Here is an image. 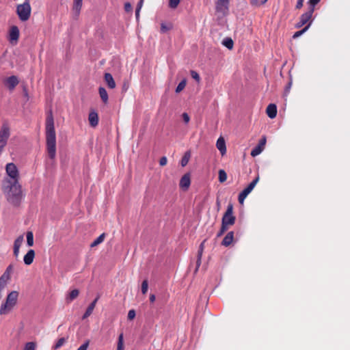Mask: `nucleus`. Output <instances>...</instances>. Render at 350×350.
Segmentation results:
<instances>
[{
    "label": "nucleus",
    "instance_id": "nucleus-1",
    "mask_svg": "<svg viewBox=\"0 0 350 350\" xmlns=\"http://www.w3.org/2000/svg\"><path fill=\"white\" fill-rule=\"evenodd\" d=\"M46 142L48 155L50 159H54L56 155V135L51 111L46 118Z\"/></svg>",
    "mask_w": 350,
    "mask_h": 350
},
{
    "label": "nucleus",
    "instance_id": "nucleus-2",
    "mask_svg": "<svg viewBox=\"0 0 350 350\" xmlns=\"http://www.w3.org/2000/svg\"><path fill=\"white\" fill-rule=\"evenodd\" d=\"M2 187L8 200L14 206L18 205L22 199L21 186L18 181H3Z\"/></svg>",
    "mask_w": 350,
    "mask_h": 350
},
{
    "label": "nucleus",
    "instance_id": "nucleus-3",
    "mask_svg": "<svg viewBox=\"0 0 350 350\" xmlns=\"http://www.w3.org/2000/svg\"><path fill=\"white\" fill-rule=\"evenodd\" d=\"M18 297V293L16 291H13L8 295L5 301L0 307L1 315L7 314L11 312L17 304Z\"/></svg>",
    "mask_w": 350,
    "mask_h": 350
},
{
    "label": "nucleus",
    "instance_id": "nucleus-4",
    "mask_svg": "<svg viewBox=\"0 0 350 350\" xmlns=\"http://www.w3.org/2000/svg\"><path fill=\"white\" fill-rule=\"evenodd\" d=\"M31 6L29 0H25L23 4H20L16 8V12L21 21H27L31 15Z\"/></svg>",
    "mask_w": 350,
    "mask_h": 350
},
{
    "label": "nucleus",
    "instance_id": "nucleus-5",
    "mask_svg": "<svg viewBox=\"0 0 350 350\" xmlns=\"http://www.w3.org/2000/svg\"><path fill=\"white\" fill-rule=\"evenodd\" d=\"M10 136V129L8 124H3L0 129V154L6 146Z\"/></svg>",
    "mask_w": 350,
    "mask_h": 350
},
{
    "label": "nucleus",
    "instance_id": "nucleus-6",
    "mask_svg": "<svg viewBox=\"0 0 350 350\" xmlns=\"http://www.w3.org/2000/svg\"><path fill=\"white\" fill-rule=\"evenodd\" d=\"M5 170L9 177L5 179L3 181H18L19 174L15 164L13 163H8L6 165Z\"/></svg>",
    "mask_w": 350,
    "mask_h": 350
},
{
    "label": "nucleus",
    "instance_id": "nucleus-7",
    "mask_svg": "<svg viewBox=\"0 0 350 350\" xmlns=\"http://www.w3.org/2000/svg\"><path fill=\"white\" fill-rule=\"evenodd\" d=\"M236 217L233 215V205L228 204L227 209L222 217L221 223L226 226H232L235 223Z\"/></svg>",
    "mask_w": 350,
    "mask_h": 350
},
{
    "label": "nucleus",
    "instance_id": "nucleus-8",
    "mask_svg": "<svg viewBox=\"0 0 350 350\" xmlns=\"http://www.w3.org/2000/svg\"><path fill=\"white\" fill-rule=\"evenodd\" d=\"M312 14H313V12H310L309 10L307 12H306L305 13H304L303 14H301L299 18V21L296 24L295 27L297 28H300L303 25L307 24L308 23L310 22L312 23L311 18H312Z\"/></svg>",
    "mask_w": 350,
    "mask_h": 350
},
{
    "label": "nucleus",
    "instance_id": "nucleus-9",
    "mask_svg": "<svg viewBox=\"0 0 350 350\" xmlns=\"http://www.w3.org/2000/svg\"><path fill=\"white\" fill-rule=\"evenodd\" d=\"M19 29L17 26H12L9 32V41L12 44H16L19 38Z\"/></svg>",
    "mask_w": 350,
    "mask_h": 350
},
{
    "label": "nucleus",
    "instance_id": "nucleus-10",
    "mask_svg": "<svg viewBox=\"0 0 350 350\" xmlns=\"http://www.w3.org/2000/svg\"><path fill=\"white\" fill-rule=\"evenodd\" d=\"M266 143V138L263 137L259 142L258 144L255 146L251 151V155L252 157H256L261 153V152L264 149V146Z\"/></svg>",
    "mask_w": 350,
    "mask_h": 350
},
{
    "label": "nucleus",
    "instance_id": "nucleus-11",
    "mask_svg": "<svg viewBox=\"0 0 350 350\" xmlns=\"http://www.w3.org/2000/svg\"><path fill=\"white\" fill-rule=\"evenodd\" d=\"M99 122L98 115V113L94 110L92 109L89 112V124L93 127L95 128L98 126Z\"/></svg>",
    "mask_w": 350,
    "mask_h": 350
},
{
    "label": "nucleus",
    "instance_id": "nucleus-12",
    "mask_svg": "<svg viewBox=\"0 0 350 350\" xmlns=\"http://www.w3.org/2000/svg\"><path fill=\"white\" fill-rule=\"evenodd\" d=\"M190 184H191L190 175H189V174L187 173L181 177V178L180 180L179 186L183 190H187L189 187Z\"/></svg>",
    "mask_w": 350,
    "mask_h": 350
},
{
    "label": "nucleus",
    "instance_id": "nucleus-13",
    "mask_svg": "<svg viewBox=\"0 0 350 350\" xmlns=\"http://www.w3.org/2000/svg\"><path fill=\"white\" fill-rule=\"evenodd\" d=\"M18 83V79L16 76L9 77L5 81V85H7L10 90H13Z\"/></svg>",
    "mask_w": 350,
    "mask_h": 350
},
{
    "label": "nucleus",
    "instance_id": "nucleus-14",
    "mask_svg": "<svg viewBox=\"0 0 350 350\" xmlns=\"http://www.w3.org/2000/svg\"><path fill=\"white\" fill-rule=\"evenodd\" d=\"M35 258V252L33 250H29L24 256L23 261L27 265H30L33 262Z\"/></svg>",
    "mask_w": 350,
    "mask_h": 350
},
{
    "label": "nucleus",
    "instance_id": "nucleus-15",
    "mask_svg": "<svg viewBox=\"0 0 350 350\" xmlns=\"http://www.w3.org/2000/svg\"><path fill=\"white\" fill-rule=\"evenodd\" d=\"M266 113L270 118H274L277 115V106L275 104H269L266 109Z\"/></svg>",
    "mask_w": 350,
    "mask_h": 350
},
{
    "label": "nucleus",
    "instance_id": "nucleus-16",
    "mask_svg": "<svg viewBox=\"0 0 350 350\" xmlns=\"http://www.w3.org/2000/svg\"><path fill=\"white\" fill-rule=\"evenodd\" d=\"M230 0H217L216 2V10L217 12H223L228 10Z\"/></svg>",
    "mask_w": 350,
    "mask_h": 350
},
{
    "label": "nucleus",
    "instance_id": "nucleus-17",
    "mask_svg": "<svg viewBox=\"0 0 350 350\" xmlns=\"http://www.w3.org/2000/svg\"><path fill=\"white\" fill-rule=\"evenodd\" d=\"M83 0H74L72 7V14L75 18H77L80 13V10L82 6Z\"/></svg>",
    "mask_w": 350,
    "mask_h": 350
},
{
    "label": "nucleus",
    "instance_id": "nucleus-18",
    "mask_svg": "<svg viewBox=\"0 0 350 350\" xmlns=\"http://www.w3.org/2000/svg\"><path fill=\"white\" fill-rule=\"evenodd\" d=\"M217 148L220 151L221 155H224L226 152V146L224 139L220 137L216 143Z\"/></svg>",
    "mask_w": 350,
    "mask_h": 350
},
{
    "label": "nucleus",
    "instance_id": "nucleus-19",
    "mask_svg": "<svg viewBox=\"0 0 350 350\" xmlns=\"http://www.w3.org/2000/svg\"><path fill=\"white\" fill-rule=\"evenodd\" d=\"M104 80L109 88L113 89L116 88V82L111 74L108 72L105 73L104 75Z\"/></svg>",
    "mask_w": 350,
    "mask_h": 350
},
{
    "label": "nucleus",
    "instance_id": "nucleus-20",
    "mask_svg": "<svg viewBox=\"0 0 350 350\" xmlns=\"http://www.w3.org/2000/svg\"><path fill=\"white\" fill-rule=\"evenodd\" d=\"M234 239V232L232 231H230L227 233V234L224 238L221 244L226 247L229 246L232 242L233 241Z\"/></svg>",
    "mask_w": 350,
    "mask_h": 350
},
{
    "label": "nucleus",
    "instance_id": "nucleus-21",
    "mask_svg": "<svg viewBox=\"0 0 350 350\" xmlns=\"http://www.w3.org/2000/svg\"><path fill=\"white\" fill-rule=\"evenodd\" d=\"M259 180V176H257L243 190L246 194L249 195L251 191L254 189L257 183Z\"/></svg>",
    "mask_w": 350,
    "mask_h": 350
},
{
    "label": "nucleus",
    "instance_id": "nucleus-22",
    "mask_svg": "<svg viewBox=\"0 0 350 350\" xmlns=\"http://www.w3.org/2000/svg\"><path fill=\"white\" fill-rule=\"evenodd\" d=\"M98 93H99V95H100V97L102 101L104 103H107L108 102L109 97H108V94H107L105 88L103 87H100L98 88Z\"/></svg>",
    "mask_w": 350,
    "mask_h": 350
},
{
    "label": "nucleus",
    "instance_id": "nucleus-23",
    "mask_svg": "<svg viewBox=\"0 0 350 350\" xmlns=\"http://www.w3.org/2000/svg\"><path fill=\"white\" fill-rule=\"evenodd\" d=\"M105 236H106V234L105 233H103L101 234L98 238H96L90 245V247L93 248L96 246H97L98 245L100 244L101 243L103 242L105 238Z\"/></svg>",
    "mask_w": 350,
    "mask_h": 350
},
{
    "label": "nucleus",
    "instance_id": "nucleus-24",
    "mask_svg": "<svg viewBox=\"0 0 350 350\" xmlns=\"http://www.w3.org/2000/svg\"><path fill=\"white\" fill-rule=\"evenodd\" d=\"M222 44L230 50L233 48L234 42L232 38L226 37L222 40Z\"/></svg>",
    "mask_w": 350,
    "mask_h": 350
},
{
    "label": "nucleus",
    "instance_id": "nucleus-25",
    "mask_svg": "<svg viewBox=\"0 0 350 350\" xmlns=\"http://www.w3.org/2000/svg\"><path fill=\"white\" fill-rule=\"evenodd\" d=\"M67 340H68V338H64V337L60 338L59 339H58V340L57 341L55 345L53 347V349L54 350L59 349L66 343Z\"/></svg>",
    "mask_w": 350,
    "mask_h": 350
},
{
    "label": "nucleus",
    "instance_id": "nucleus-26",
    "mask_svg": "<svg viewBox=\"0 0 350 350\" xmlns=\"http://www.w3.org/2000/svg\"><path fill=\"white\" fill-rule=\"evenodd\" d=\"M27 244L28 246L31 247L33 245V234L31 231H28L26 234Z\"/></svg>",
    "mask_w": 350,
    "mask_h": 350
},
{
    "label": "nucleus",
    "instance_id": "nucleus-27",
    "mask_svg": "<svg viewBox=\"0 0 350 350\" xmlns=\"http://www.w3.org/2000/svg\"><path fill=\"white\" fill-rule=\"evenodd\" d=\"M191 157L190 152L187 151L185 153L180 161V164L183 167L187 165Z\"/></svg>",
    "mask_w": 350,
    "mask_h": 350
},
{
    "label": "nucleus",
    "instance_id": "nucleus-28",
    "mask_svg": "<svg viewBox=\"0 0 350 350\" xmlns=\"http://www.w3.org/2000/svg\"><path fill=\"white\" fill-rule=\"evenodd\" d=\"M124 335L121 333L118 336V345L116 350H124Z\"/></svg>",
    "mask_w": 350,
    "mask_h": 350
},
{
    "label": "nucleus",
    "instance_id": "nucleus-29",
    "mask_svg": "<svg viewBox=\"0 0 350 350\" xmlns=\"http://www.w3.org/2000/svg\"><path fill=\"white\" fill-rule=\"evenodd\" d=\"M310 25H311V22L308 23L306 25V26L304 29H302L301 30L296 31L294 33V35L293 36V38H297L299 37L300 36H301L304 32H306L308 29V28L310 27Z\"/></svg>",
    "mask_w": 350,
    "mask_h": 350
},
{
    "label": "nucleus",
    "instance_id": "nucleus-30",
    "mask_svg": "<svg viewBox=\"0 0 350 350\" xmlns=\"http://www.w3.org/2000/svg\"><path fill=\"white\" fill-rule=\"evenodd\" d=\"M218 178L220 183H224L227 179L226 172L224 170H219L218 172Z\"/></svg>",
    "mask_w": 350,
    "mask_h": 350
},
{
    "label": "nucleus",
    "instance_id": "nucleus-31",
    "mask_svg": "<svg viewBox=\"0 0 350 350\" xmlns=\"http://www.w3.org/2000/svg\"><path fill=\"white\" fill-rule=\"evenodd\" d=\"M187 81L185 79H183L177 85L175 92L176 93H180L186 86Z\"/></svg>",
    "mask_w": 350,
    "mask_h": 350
},
{
    "label": "nucleus",
    "instance_id": "nucleus-32",
    "mask_svg": "<svg viewBox=\"0 0 350 350\" xmlns=\"http://www.w3.org/2000/svg\"><path fill=\"white\" fill-rule=\"evenodd\" d=\"M79 291L77 289H74L72 290L68 295L67 299L71 301L72 300H74L75 299H76L78 295H79Z\"/></svg>",
    "mask_w": 350,
    "mask_h": 350
},
{
    "label": "nucleus",
    "instance_id": "nucleus-33",
    "mask_svg": "<svg viewBox=\"0 0 350 350\" xmlns=\"http://www.w3.org/2000/svg\"><path fill=\"white\" fill-rule=\"evenodd\" d=\"M321 0H309L308 1V5L309 8L308 10L310 12H314L315 6L320 2Z\"/></svg>",
    "mask_w": 350,
    "mask_h": 350
},
{
    "label": "nucleus",
    "instance_id": "nucleus-34",
    "mask_svg": "<svg viewBox=\"0 0 350 350\" xmlns=\"http://www.w3.org/2000/svg\"><path fill=\"white\" fill-rule=\"evenodd\" d=\"M23 235H20L19 237H18L14 241V247L20 248L23 242Z\"/></svg>",
    "mask_w": 350,
    "mask_h": 350
},
{
    "label": "nucleus",
    "instance_id": "nucleus-35",
    "mask_svg": "<svg viewBox=\"0 0 350 350\" xmlns=\"http://www.w3.org/2000/svg\"><path fill=\"white\" fill-rule=\"evenodd\" d=\"M100 296L98 295L94 299V301L89 304V316L90 315V314L92 312L95 306H96V302L98 301V299H99Z\"/></svg>",
    "mask_w": 350,
    "mask_h": 350
},
{
    "label": "nucleus",
    "instance_id": "nucleus-36",
    "mask_svg": "<svg viewBox=\"0 0 350 350\" xmlns=\"http://www.w3.org/2000/svg\"><path fill=\"white\" fill-rule=\"evenodd\" d=\"M36 345L33 342L26 343L23 350H36Z\"/></svg>",
    "mask_w": 350,
    "mask_h": 350
},
{
    "label": "nucleus",
    "instance_id": "nucleus-37",
    "mask_svg": "<svg viewBox=\"0 0 350 350\" xmlns=\"http://www.w3.org/2000/svg\"><path fill=\"white\" fill-rule=\"evenodd\" d=\"M148 289V282L147 280H144L142 283V293L146 294Z\"/></svg>",
    "mask_w": 350,
    "mask_h": 350
},
{
    "label": "nucleus",
    "instance_id": "nucleus-38",
    "mask_svg": "<svg viewBox=\"0 0 350 350\" xmlns=\"http://www.w3.org/2000/svg\"><path fill=\"white\" fill-rule=\"evenodd\" d=\"M267 0H251L250 3L252 5L260 6L265 4Z\"/></svg>",
    "mask_w": 350,
    "mask_h": 350
},
{
    "label": "nucleus",
    "instance_id": "nucleus-39",
    "mask_svg": "<svg viewBox=\"0 0 350 350\" xmlns=\"http://www.w3.org/2000/svg\"><path fill=\"white\" fill-rule=\"evenodd\" d=\"M228 226L221 223V228H220L219 231L218 232L217 237H221V235H223V234L228 230Z\"/></svg>",
    "mask_w": 350,
    "mask_h": 350
},
{
    "label": "nucleus",
    "instance_id": "nucleus-40",
    "mask_svg": "<svg viewBox=\"0 0 350 350\" xmlns=\"http://www.w3.org/2000/svg\"><path fill=\"white\" fill-rule=\"evenodd\" d=\"M180 0H169V7L172 9L177 8Z\"/></svg>",
    "mask_w": 350,
    "mask_h": 350
},
{
    "label": "nucleus",
    "instance_id": "nucleus-41",
    "mask_svg": "<svg viewBox=\"0 0 350 350\" xmlns=\"http://www.w3.org/2000/svg\"><path fill=\"white\" fill-rule=\"evenodd\" d=\"M248 195L246 194L245 192H243V191L239 194V196H238V200H239V202L240 204H243V202L245 200V199L246 198V197Z\"/></svg>",
    "mask_w": 350,
    "mask_h": 350
},
{
    "label": "nucleus",
    "instance_id": "nucleus-42",
    "mask_svg": "<svg viewBox=\"0 0 350 350\" xmlns=\"http://www.w3.org/2000/svg\"><path fill=\"white\" fill-rule=\"evenodd\" d=\"M291 86H292V79H290L288 83L286 84L285 89H284V96H287V94L289 93Z\"/></svg>",
    "mask_w": 350,
    "mask_h": 350
},
{
    "label": "nucleus",
    "instance_id": "nucleus-43",
    "mask_svg": "<svg viewBox=\"0 0 350 350\" xmlns=\"http://www.w3.org/2000/svg\"><path fill=\"white\" fill-rule=\"evenodd\" d=\"M206 240H204L200 245L199 246V248H198V256H202V253H203V251H204V243H205Z\"/></svg>",
    "mask_w": 350,
    "mask_h": 350
},
{
    "label": "nucleus",
    "instance_id": "nucleus-44",
    "mask_svg": "<svg viewBox=\"0 0 350 350\" xmlns=\"http://www.w3.org/2000/svg\"><path fill=\"white\" fill-rule=\"evenodd\" d=\"M136 313L135 310H130L128 312L127 318L129 320L131 321L135 317Z\"/></svg>",
    "mask_w": 350,
    "mask_h": 350
},
{
    "label": "nucleus",
    "instance_id": "nucleus-45",
    "mask_svg": "<svg viewBox=\"0 0 350 350\" xmlns=\"http://www.w3.org/2000/svg\"><path fill=\"white\" fill-rule=\"evenodd\" d=\"M191 76L193 79H195L197 81H199L200 79V75L196 71L191 70Z\"/></svg>",
    "mask_w": 350,
    "mask_h": 350
},
{
    "label": "nucleus",
    "instance_id": "nucleus-46",
    "mask_svg": "<svg viewBox=\"0 0 350 350\" xmlns=\"http://www.w3.org/2000/svg\"><path fill=\"white\" fill-rule=\"evenodd\" d=\"M124 10L126 12H131L133 10V8L131 4L129 2H126L124 3Z\"/></svg>",
    "mask_w": 350,
    "mask_h": 350
},
{
    "label": "nucleus",
    "instance_id": "nucleus-47",
    "mask_svg": "<svg viewBox=\"0 0 350 350\" xmlns=\"http://www.w3.org/2000/svg\"><path fill=\"white\" fill-rule=\"evenodd\" d=\"M202 256H198L197 255V260H196V270H195V272H197L200 265H201V259H202Z\"/></svg>",
    "mask_w": 350,
    "mask_h": 350
},
{
    "label": "nucleus",
    "instance_id": "nucleus-48",
    "mask_svg": "<svg viewBox=\"0 0 350 350\" xmlns=\"http://www.w3.org/2000/svg\"><path fill=\"white\" fill-rule=\"evenodd\" d=\"M182 117H183V120L185 122V123L187 124L189 122L190 118L187 113H183L182 114Z\"/></svg>",
    "mask_w": 350,
    "mask_h": 350
},
{
    "label": "nucleus",
    "instance_id": "nucleus-49",
    "mask_svg": "<svg viewBox=\"0 0 350 350\" xmlns=\"http://www.w3.org/2000/svg\"><path fill=\"white\" fill-rule=\"evenodd\" d=\"M167 159L166 157H162L159 160V164L161 166L165 165L167 164Z\"/></svg>",
    "mask_w": 350,
    "mask_h": 350
},
{
    "label": "nucleus",
    "instance_id": "nucleus-50",
    "mask_svg": "<svg viewBox=\"0 0 350 350\" xmlns=\"http://www.w3.org/2000/svg\"><path fill=\"white\" fill-rule=\"evenodd\" d=\"M1 277V280L4 279L6 282H8V280H9L10 278V275L5 271Z\"/></svg>",
    "mask_w": 350,
    "mask_h": 350
},
{
    "label": "nucleus",
    "instance_id": "nucleus-51",
    "mask_svg": "<svg viewBox=\"0 0 350 350\" xmlns=\"http://www.w3.org/2000/svg\"><path fill=\"white\" fill-rule=\"evenodd\" d=\"M7 282L3 279L1 280V277H0V293L1 292L3 287L5 286Z\"/></svg>",
    "mask_w": 350,
    "mask_h": 350
},
{
    "label": "nucleus",
    "instance_id": "nucleus-52",
    "mask_svg": "<svg viewBox=\"0 0 350 350\" xmlns=\"http://www.w3.org/2000/svg\"><path fill=\"white\" fill-rule=\"evenodd\" d=\"M304 1V0H297L296 5H295V8L298 9V10L301 8L303 6Z\"/></svg>",
    "mask_w": 350,
    "mask_h": 350
},
{
    "label": "nucleus",
    "instance_id": "nucleus-53",
    "mask_svg": "<svg viewBox=\"0 0 350 350\" xmlns=\"http://www.w3.org/2000/svg\"><path fill=\"white\" fill-rule=\"evenodd\" d=\"M13 269H14V266L13 265H10L5 269V272H7L8 273H9L10 275H11V273H12L13 271Z\"/></svg>",
    "mask_w": 350,
    "mask_h": 350
},
{
    "label": "nucleus",
    "instance_id": "nucleus-54",
    "mask_svg": "<svg viewBox=\"0 0 350 350\" xmlns=\"http://www.w3.org/2000/svg\"><path fill=\"white\" fill-rule=\"evenodd\" d=\"M88 349V341L85 342L81 345L77 350H87Z\"/></svg>",
    "mask_w": 350,
    "mask_h": 350
},
{
    "label": "nucleus",
    "instance_id": "nucleus-55",
    "mask_svg": "<svg viewBox=\"0 0 350 350\" xmlns=\"http://www.w3.org/2000/svg\"><path fill=\"white\" fill-rule=\"evenodd\" d=\"M19 250L20 248L14 247L13 253L15 257H18L19 255Z\"/></svg>",
    "mask_w": 350,
    "mask_h": 350
},
{
    "label": "nucleus",
    "instance_id": "nucleus-56",
    "mask_svg": "<svg viewBox=\"0 0 350 350\" xmlns=\"http://www.w3.org/2000/svg\"><path fill=\"white\" fill-rule=\"evenodd\" d=\"M155 298H156V297H155V295H154V294H150V298H149V299H150V301L151 303H153V302L155 301Z\"/></svg>",
    "mask_w": 350,
    "mask_h": 350
},
{
    "label": "nucleus",
    "instance_id": "nucleus-57",
    "mask_svg": "<svg viewBox=\"0 0 350 350\" xmlns=\"http://www.w3.org/2000/svg\"><path fill=\"white\" fill-rule=\"evenodd\" d=\"M143 2H144V0H139V1L137 3V5L136 8H138V9L141 10L142 4H143Z\"/></svg>",
    "mask_w": 350,
    "mask_h": 350
},
{
    "label": "nucleus",
    "instance_id": "nucleus-58",
    "mask_svg": "<svg viewBox=\"0 0 350 350\" xmlns=\"http://www.w3.org/2000/svg\"><path fill=\"white\" fill-rule=\"evenodd\" d=\"M161 29L163 32H165L168 29L165 27V25L162 23L161 25Z\"/></svg>",
    "mask_w": 350,
    "mask_h": 350
},
{
    "label": "nucleus",
    "instance_id": "nucleus-59",
    "mask_svg": "<svg viewBox=\"0 0 350 350\" xmlns=\"http://www.w3.org/2000/svg\"><path fill=\"white\" fill-rule=\"evenodd\" d=\"M139 11L140 10L138 9V8H136V10H135V16H136V18H138L139 17Z\"/></svg>",
    "mask_w": 350,
    "mask_h": 350
},
{
    "label": "nucleus",
    "instance_id": "nucleus-60",
    "mask_svg": "<svg viewBox=\"0 0 350 350\" xmlns=\"http://www.w3.org/2000/svg\"><path fill=\"white\" fill-rule=\"evenodd\" d=\"M88 317V309L85 310V312H84L83 315V319H85Z\"/></svg>",
    "mask_w": 350,
    "mask_h": 350
}]
</instances>
